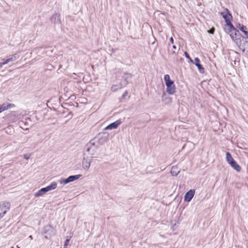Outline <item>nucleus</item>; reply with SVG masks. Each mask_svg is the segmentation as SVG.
<instances>
[{
	"label": "nucleus",
	"mask_w": 248,
	"mask_h": 248,
	"mask_svg": "<svg viewBox=\"0 0 248 248\" xmlns=\"http://www.w3.org/2000/svg\"><path fill=\"white\" fill-rule=\"evenodd\" d=\"M234 42L242 52H244L246 51H248V36L244 37L240 35V37L235 39Z\"/></svg>",
	"instance_id": "f257e3e1"
},
{
	"label": "nucleus",
	"mask_w": 248,
	"mask_h": 248,
	"mask_svg": "<svg viewBox=\"0 0 248 248\" xmlns=\"http://www.w3.org/2000/svg\"><path fill=\"white\" fill-rule=\"evenodd\" d=\"M99 145L95 141V139L91 140L85 146V150L91 155L95 154L96 150L98 149Z\"/></svg>",
	"instance_id": "f03ea898"
},
{
	"label": "nucleus",
	"mask_w": 248,
	"mask_h": 248,
	"mask_svg": "<svg viewBox=\"0 0 248 248\" xmlns=\"http://www.w3.org/2000/svg\"><path fill=\"white\" fill-rule=\"evenodd\" d=\"M164 80L166 85L167 86V92L169 94H173L175 92V86L174 81L170 79L169 75H165L164 76Z\"/></svg>",
	"instance_id": "7ed1b4c3"
},
{
	"label": "nucleus",
	"mask_w": 248,
	"mask_h": 248,
	"mask_svg": "<svg viewBox=\"0 0 248 248\" xmlns=\"http://www.w3.org/2000/svg\"><path fill=\"white\" fill-rule=\"evenodd\" d=\"M43 232L45 238L49 239L56 234V231L53 227L49 225L44 227Z\"/></svg>",
	"instance_id": "20e7f679"
},
{
	"label": "nucleus",
	"mask_w": 248,
	"mask_h": 248,
	"mask_svg": "<svg viewBox=\"0 0 248 248\" xmlns=\"http://www.w3.org/2000/svg\"><path fill=\"white\" fill-rule=\"evenodd\" d=\"M109 134L107 132H102L98 134V136L94 138L96 143L100 146L106 142L108 139Z\"/></svg>",
	"instance_id": "39448f33"
},
{
	"label": "nucleus",
	"mask_w": 248,
	"mask_h": 248,
	"mask_svg": "<svg viewBox=\"0 0 248 248\" xmlns=\"http://www.w3.org/2000/svg\"><path fill=\"white\" fill-rule=\"evenodd\" d=\"M81 176L82 175L81 174L71 175L66 179L61 180L60 182L61 184H66L79 179Z\"/></svg>",
	"instance_id": "423d86ee"
},
{
	"label": "nucleus",
	"mask_w": 248,
	"mask_h": 248,
	"mask_svg": "<svg viewBox=\"0 0 248 248\" xmlns=\"http://www.w3.org/2000/svg\"><path fill=\"white\" fill-rule=\"evenodd\" d=\"M230 35L231 38L235 41V39H237L238 37H240V33L238 30H237L234 27H233V30L228 33Z\"/></svg>",
	"instance_id": "0eeeda50"
},
{
	"label": "nucleus",
	"mask_w": 248,
	"mask_h": 248,
	"mask_svg": "<svg viewBox=\"0 0 248 248\" xmlns=\"http://www.w3.org/2000/svg\"><path fill=\"white\" fill-rule=\"evenodd\" d=\"M195 193V189H190L188 192H187L184 196L185 201L187 202H190L194 197Z\"/></svg>",
	"instance_id": "6e6552de"
},
{
	"label": "nucleus",
	"mask_w": 248,
	"mask_h": 248,
	"mask_svg": "<svg viewBox=\"0 0 248 248\" xmlns=\"http://www.w3.org/2000/svg\"><path fill=\"white\" fill-rule=\"evenodd\" d=\"M221 15H222V16L225 19L226 23H231V20L232 18V16L228 9H226V12H221Z\"/></svg>",
	"instance_id": "1a4fd4ad"
},
{
	"label": "nucleus",
	"mask_w": 248,
	"mask_h": 248,
	"mask_svg": "<svg viewBox=\"0 0 248 248\" xmlns=\"http://www.w3.org/2000/svg\"><path fill=\"white\" fill-rule=\"evenodd\" d=\"M121 123V121L120 120H117L113 123H112L108 124L107 126H106L104 130H111L113 129H116Z\"/></svg>",
	"instance_id": "9d476101"
},
{
	"label": "nucleus",
	"mask_w": 248,
	"mask_h": 248,
	"mask_svg": "<svg viewBox=\"0 0 248 248\" xmlns=\"http://www.w3.org/2000/svg\"><path fill=\"white\" fill-rule=\"evenodd\" d=\"M91 160L85 157H83L82 166L84 170H88L91 166Z\"/></svg>",
	"instance_id": "9b49d317"
},
{
	"label": "nucleus",
	"mask_w": 248,
	"mask_h": 248,
	"mask_svg": "<svg viewBox=\"0 0 248 248\" xmlns=\"http://www.w3.org/2000/svg\"><path fill=\"white\" fill-rule=\"evenodd\" d=\"M51 21L54 24H60L61 22L60 19V15L56 13L54 14L50 18Z\"/></svg>",
	"instance_id": "f8f14e48"
},
{
	"label": "nucleus",
	"mask_w": 248,
	"mask_h": 248,
	"mask_svg": "<svg viewBox=\"0 0 248 248\" xmlns=\"http://www.w3.org/2000/svg\"><path fill=\"white\" fill-rule=\"evenodd\" d=\"M132 77H133V75L131 74L128 73H124V75L122 77V78L124 79L122 84L124 86H126L129 83L128 79L132 78Z\"/></svg>",
	"instance_id": "ddd939ff"
},
{
	"label": "nucleus",
	"mask_w": 248,
	"mask_h": 248,
	"mask_svg": "<svg viewBox=\"0 0 248 248\" xmlns=\"http://www.w3.org/2000/svg\"><path fill=\"white\" fill-rule=\"evenodd\" d=\"M194 64L195 65L198 67V70L199 72L201 73H204V67L200 64V60L198 58H195L194 59Z\"/></svg>",
	"instance_id": "4468645a"
},
{
	"label": "nucleus",
	"mask_w": 248,
	"mask_h": 248,
	"mask_svg": "<svg viewBox=\"0 0 248 248\" xmlns=\"http://www.w3.org/2000/svg\"><path fill=\"white\" fill-rule=\"evenodd\" d=\"M233 26L232 23H226L224 25V29L226 33L228 34L232 30H233Z\"/></svg>",
	"instance_id": "2eb2a0df"
},
{
	"label": "nucleus",
	"mask_w": 248,
	"mask_h": 248,
	"mask_svg": "<svg viewBox=\"0 0 248 248\" xmlns=\"http://www.w3.org/2000/svg\"><path fill=\"white\" fill-rule=\"evenodd\" d=\"M229 164L237 171L239 172L241 170V167L236 163L234 160L233 161L231 162Z\"/></svg>",
	"instance_id": "dca6fc26"
},
{
	"label": "nucleus",
	"mask_w": 248,
	"mask_h": 248,
	"mask_svg": "<svg viewBox=\"0 0 248 248\" xmlns=\"http://www.w3.org/2000/svg\"><path fill=\"white\" fill-rule=\"evenodd\" d=\"M15 105L12 104H3L2 105H0V113L2 112L3 111L6 110L9 108H11L12 107H14Z\"/></svg>",
	"instance_id": "f3484780"
},
{
	"label": "nucleus",
	"mask_w": 248,
	"mask_h": 248,
	"mask_svg": "<svg viewBox=\"0 0 248 248\" xmlns=\"http://www.w3.org/2000/svg\"><path fill=\"white\" fill-rule=\"evenodd\" d=\"M57 183L53 182L49 186H47L46 187H45V188L47 192L49 191L55 189L57 187Z\"/></svg>",
	"instance_id": "a211bd4d"
},
{
	"label": "nucleus",
	"mask_w": 248,
	"mask_h": 248,
	"mask_svg": "<svg viewBox=\"0 0 248 248\" xmlns=\"http://www.w3.org/2000/svg\"><path fill=\"white\" fill-rule=\"evenodd\" d=\"M17 59V57L16 56V54H15L13 55H12L10 58L7 59L6 60L3 59V61L6 64L10 62H13L16 61Z\"/></svg>",
	"instance_id": "6ab92c4d"
},
{
	"label": "nucleus",
	"mask_w": 248,
	"mask_h": 248,
	"mask_svg": "<svg viewBox=\"0 0 248 248\" xmlns=\"http://www.w3.org/2000/svg\"><path fill=\"white\" fill-rule=\"evenodd\" d=\"M241 31L244 32V34L247 36H248V31H247V27L243 25L239 24L237 26Z\"/></svg>",
	"instance_id": "aec40b11"
},
{
	"label": "nucleus",
	"mask_w": 248,
	"mask_h": 248,
	"mask_svg": "<svg viewBox=\"0 0 248 248\" xmlns=\"http://www.w3.org/2000/svg\"><path fill=\"white\" fill-rule=\"evenodd\" d=\"M46 192L45 187L42 188L40 189L38 192L35 193L34 196L36 197H38L41 196L43 195Z\"/></svg>",
	"instance_id": "412c9836"
},
{
	"label": "nucleus",
	"mask_w": 248,
	"mask_h": 248,
	"mask_svg": "<svg viewBox=\"0 0 248 248\" xmlns=\"http://www.w3.org/2000/svg\"><path fill=\"white\" fill-rule=\"evenodd\" d=\"M170 173L173 176H177L179 173V170L177 167L173 166L171 168Z\"/></svg>",
	"instance_id": "4be33fe9"
},
{
	"label": "nucleus",
	"mask_w": 248,
	"mask_h": 248,
	"mask_svg": "<svg viewBox=\"0 0 248 248\" xmlns=\"http://www.w3.org/2000/svg\"><path fill=\"white\" fill-rule=\"evenodd\" d=\"M226 160L229 164H230L231 162L233 161L234 160L231 154H230V152H227L226 153Z\"/></svg>",
	"instance_id": "5701e85b"
},
{
	"label": "nucleus",
	"mask_w": 248,
	"mask_h": 248,
	"mask_svg": "<svg viewBox=\"0 0 248 248\" xmlns=\"http://www.w3.org/2000/svg\"><path fill=\"white\" fill-rule=\"evenodd\" d=\"M123 87L122 83L118 85H114L111 87V90L112 92H116L118 89H121Z\"/></svg>",
	"instance_id": "b1692460"
},
{
	"label": "nucleus",
	"mask_w": 248,
	"mask_h": 248,
	"mask_svg": "<svg viewBox=\"0 0 248 248\" xmlns=\"http://www.w3.org/2000/svg\"><path fill=\"white\" fill-rule=\"evenodd\" d=\"M1 207L2 208V210L3 208H5L7 210H9L10 207V203L9 202H4L1 204Z\"/></svg>",
	"instance_id": "393cba45"
},
{
	"label": "nucleus",
	"mask_w": 248,
	"mask_h": 248,
	"mask_svg": "<svg viewBox=\"0 0 248 248\" xmlns=\"http://www.w3.org/2000/svg\"><path fill=\"white\" fill-rule=\"evenodd\" d=\"M2 211V208L1 207V204L0 203V218H1L4 216V215L6 213V210H4L2 213L1 212Z\"/></svg>",
	"instance_id": "a878e982"
},
{
	"label": "nucleus",
	"mask_w": 248,
	"mask_h": 248,
	"mask_svg": "<svg viewBox=\"0 0 248 248\" xmlns=\"http://www.w3.org/2000/svg\"><path fill=\"white\" fill-rule=\"evenodd\" d=\"M185 54V56H186V58H187L189 61L192 62V63H193V60L191 59V58H190V57L189 56V54H188V53L187 52H185L184 53Z\"/></svg>",
	"instance_id": "bb28decb"
},
{
	"label": "nucleus",
	"mask_w": 248,
	"mask_h": 248,
	"mask_svg": "<svg viewBox=\"0 0 248 248\" xmlns=\"http://www.w3.org/2000/svg\"><path fill=\"white\" fill-rule=\"evenodd\" d=\"M70 237H69H69H68L67 238L66 240H65V241L64 244V248H65V247L68 245V243H69V241H70Z\"/></svg>",
	"instance_id": "cd10ccee"
},
{
	"label": "nucleus",
	"mask_w": 248,
	"mask_h": 248,
	"mask_svg": "<svg viewBox=\"0 0 248 248\" xmlns=\"http://www.w3.org/2000/svg\"><path fill=\"white\" fill-rule=\"evenodd\" d=\"M214 31H215V29L214 28H212V29H211L208 31V32L211 34H213Z\"/></svg>",
	"instance_id": "c85d7f7f"
},
{
	"label": "nucleus",
	"mask_w": 248,
	"mask_h": 248,
	"mask_svg": "<svg viewBox=\"0 0 248 248\" xmlns=\"http://www.w3.org/2000/svg\"><path fill=\"white\" fill-rule=\"evenodd\" d=\"M30 157V155H28V154H25L23 156V157L24 159H26V160H28L29 159Z\"/></svg>",
	"instance_id": "c756f323"
},
{
	"label": "nucleus",
	"mask_w": 248,
	"mask_h": 248,
	"mask_svg": "<svg viewBox=\"0 0 248 248\" xmlns=\"http://www.w3.org/2000/svg\"><path fill=\"white\" fill-rule=\"evenodd\" d=\"M127 94V92L125 91V93L123 94L122 97L123 98H124L126 96Z\"/></svg>",
	"instance_id": "7c9ffc66"
},
{
	"label": "nucleus",
	"mask_w": 248,
	"mask_h": 248,
	"mask_svg": "<svg viewBox=\"0 0 248 248\" xmlns=\"http://www.w3.org/2000/svg\"><path fill=\"white\" fill-rule=\"evenodd\" d=\"M5 63L4 61L0 63V68L3 65H5Z\"/></svg>",
	"instance_id": "2f4dec72"
},
{
	"label": "nucleus",
	"mask_w": 248,
	"mask_h": 248,
	"mask_svg": "<svg viewBox=\"0 0 248 248\" xmlns=\"http://www.w3.org/2000/svg\"><path fill=\"white\" fill-rule=\"evenodd\" d=\"M170 42L172 44L173 43V39L172 37L170 38Z\"/></svg>",
	"instance_id": "473e14b6"
},
{
	"label": "nucleus",
	"mask_w": 248,
	"mask_h": 248,
	"mask_svg": "<svg viewBox=\"0 0 248 248\" xmlns=\"http://www.w3.org/2000/svg\"><path fill=\"white\" fill-rule=\"evenodd\" d=\"M172 47L173 49H175L176 48L175 46H173Z\"/></svg>",
	"instance_id": "72a5a7b5"
},
{
	"label": "nucleus",
	"mask_w": 248,
	"mask_h": 248,
	"mask_svg": "<svg viewBox=\"0 0 248 248\" xmlns=\"http://www.w3.org/2000/svg\"><path fill=\"white\" fill-rule=\"evenodd\" d=\"M29 238H30L31 239H32V235H30V236H29Z\"/></svg>",
	"instance_id": "f704fd0d"
},
{
	"label": "nucleus",
	"mask_w": 248,
	"mask_h": 248,
	"mask_svg": "<svg viewBox=\"0 0 248 248\" xmlns=\"http://www.w3.org/2000/svg\"><path fill=\"white\" fill-rule=\"evenodd\" d=\"M17 248H20L18 246H17Z\"/></svg>",
	"instance_id": "c9c22d12"
}]
</instances>
